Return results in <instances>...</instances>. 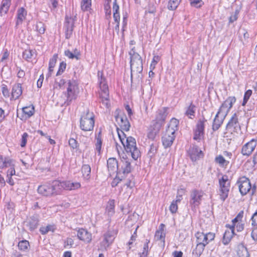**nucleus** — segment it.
I'll list each match as a JSON object with an SVG mask.
<instances>
[{
	"instance_id": "nucleus-2",
	"label": "nucleus",
	"mask_w": 257,
	"mask_h": 257,
	"mask_svg": "<svg viewBox=\"0 0 257 257\" xmlns=\"http://www.w3.org/2000/svg\"><path fill=\"white\" fill-rule=\"evenodd\" d=\"M94 116L93 113L87 110L82 114L80 119V128L84 132L91 131L94 125Z\"/></svg>"
},
{
	"instance_id": "nucleus-57",
	"label": "nucleus",
	"mask_w": 257,
	"mask_h": 257,
	"mask_svg": "<svg viewBox=\"0 0 257 257\" xmlns=\"http://www.w3.org/2000/svg\"><path fill=\"white\" fill-rule=\"evenodd\" d=\"M69 145L73 149H76L78 147V144L77 141L73 138H70L69 140Z\"/></svg>"
},
{
	"instance_id": "nucleus-7",
	"label": "nucleus",
	"mask_w": 257,
	"mask_h": 257,
	"mask_svg": "<svg viewBox=\"0 0 257 257\" xmlns=\"http://www.w3.org/2000/svg\"><path fill=\"white\" fill-rule=\"evenodd\" d=\"M119 109H117L115 110L114 112L115 120L119 125L121 129L126 132H128L130 130L131 124L125 114L123 113L122 115H119Z\"/></svg>"
},
{
	"instance_id": "nucleus-4",
	"label": "nucleus",
	"mask_w": 257,
	"mask_h": 257,
	"mask_svg": "<svg viewBox=\"0 0 257 257\" xmlns=\"http://www.w3.org/2000/svg\"><path fill=\"white\" fill-rule=\"evenodd\" d=\"M67 84V100L66 103H67V105H69L73 100L76 99L79 92V88L78 84L75 80H69Z\"/></svg>"
},
{
	"instance_id": "nucleus-42",
	"label": "nucleus",
	"mask_w": 257,
	"mask_h": 257,
	"mask_svg": "<svg viewBox=\"0 0 257 257\" xmlns=\"http://www.w3.org/2000/svg\"><path fill=\"white\" fill-rule=\"evenodd\" d=\"M23 113L27 115L28 117H30L34 113V107L33 106H26L23 108Z\"/></svg>"
},
{
	"instance_id": "nucleus-41",
	"label": "nucleus",
	"mask_w": 257,
	"mask_h": 257,
	"mask_svg": "<svg viewBox=\"0 0 257 257\" xmlns=\"http://www.w3.org/2000/svg\"><path fill=\"white\" fill-rule=\"evenodd\" d=\"M181 1V0H170L168 5V9L172 11L176 10Z\"/></svg>"
},
{
	"instance_id": "nucleus-26",
	"label": "nucleus",
	"mask_w": 257,
	"mask_h": 257,
	"mask_svg": "<svg viewBox=\"0 0 257 257\" xmlns=\"http://www.w3.org/2000/svg\"><path fill=\"white\" fill-rule=\"evenodd\" d=\"M161 127L158 124H153L150 127L149 132L148 133V137L149 139L154 140L156 136L159 133Z\"/></svg>"
},
{
	"instance_id": "nucleus-24",
	"label": "nucleus",
	"mask_w": 257,
	"mask_h": 257,
	"mask_svg": "<svg viewBox=\"0 0 257 257\" xmlns=\"http://www.w3.org/2000/svg\"><path fill=\"white\" fill-rule=\"evenodd\" d=\"M37 191L39 194L45 196L53 195V192L51 190L50 184L48 185L45 184L39 186Z\"/></svg>"
},
{
	"instance_id": "nucleus-29",
	"label": "nucleus",
	"mask_w": 257,
	"mask_h": 257,
	"mask_svg": "<svg viewBox=\"0 0 257 257\" xmlns=\"http://www.w3.org/2000/svg\"><path fill=\"white\" fill-rule=\"evenodd\" d=\"M27 16V11L25 9L22 7L18 9L17 11V21L16 25H18L20 23H22L26 19Z\"/></svg>"
},
{
	"instance_id": "nucleus-6",
	"label": "nucleus",
	"mask_w": 257,
	"mask_h": 257,
	"mask_svg": "<svg viewBox=\"0 0 257 257\" xmlns=\"http://www.w3.org/2000/svg\"><path fill=\"white\" fill-rule=\"evenodd\" d=\"M207 121L205 118L203 116L202 118L199 119L193 130V139L198 142H200L202 138H203L205 133V122Z\"/></svg>"
},
{
	"instance_id": "nucleus-44",
	"label": "nucleus",
	"mask_w": 257,
	"mask_h": 257,
	"mask_svg": "<svg viewBox=\"0 0 257 257\" xmlns=\"http://www.w3.org/2000/svg\"><path fill=\"white\" fill-rule=\"evenodd\" d=\"M34 51L31 49H26L23 53V58L29 61L33 55Z\"/></svg>"
},
{
	"instance_id": "nucleus-38",
	"label": "nucleus",
	"mask_w": 257,
	"mask_h": 257,
	"mask_svg": "<svg viewBox=\"0 0 257 257\" xmlns=\"http://www.w3.org/2000/svg\"><path fill=\"white\" fill-rule=\"evenodd\" d=\"M64 54L70 59L75 58L77 60L79 59L80 55V52L76 49L74 50V53H72L69 50H66L64 52Z\"/></svg>"
},
{
	"instance_id": "nucleus-51",
	"label": "nucleus",
	"mask_w": 257,
	"mask_h": 257,
	"mask_svg": "<svg viewBox=\"0 0 257 257\" xmlns=\"http://www.w3.org/2000/svg\"><path fill=\"white\" fill-rule=\"evenodd\" d=\"M191 6L196 8H200L203 5V2L202 0H189Z\"/></svg>"
},
{
	"instance_id": "nucleus-27",
	"label": "nucleus",
	"mask_w": 257,
	"mask_h": 257,
	"mask_svg": "<svg viewBox=\"0 0 257 257\" xmlns=\"http://www.w3.org/2000/svg\"><path fill=\"white\" fill-rule=\"evenodd\" d=\"M82 177L85 181H89L90 179L91 167L89 165L83 164L81 168Z\"/></svg>"
},
{
	"instance_id": "nucleus-50",
	"label": "nucleus",
	"mask_w": 257,
	"mask_h": 257,
	"mask_svg": "<svg viewBox=\"0 0 257 257\" xmlns=\"http://www.w3.org/2000/svg\"><path fill=\"white\" fill-rule=\"evenodd\" d=\"M251 94L252 90L250 89H248L245 92L242 105L244 106L246 104Z\"/></svg>"
},
{
	"instance_id": "nucleus-10",
	"label": "nucleus",
	"mask_w": 257,
	"mask_h": 257,
	"mask_svg": "<svg viewBox=\"0 0 257 257\" xmlns=\"http://www.w3.org/2000/svg\"><path fill=\"white\" fill-rule=\"evenodd\" d=\"M226 130L232 133L233 132L238 133L240 131V126L238 122V116L234 113L226 126Z\"/></svg>"
},
{
	"instance_id": "nucleus-25",
	"label": "nucleus",
	"mask_w": 257,
	"mask_h": 257,
	"mask_svg": "<svg viewBox=\"0 0 257 257\" xmlns=\"http://www.w3.org/2000/svg\"><path fill=\"white\" fill-rule=\"evenodd\" d=\"M39 218L37 215H34L28 219L27 225L31 231L34 230L39 224Z\"/></svg>"
},
{
	"instance_id": "nucleus-43",
	"label": "nucleus",
	"mask_w": 257,
	"mask_h": 257,
	"mask_svg": "<svg viewBox=\"0 0 257 257\" xmlns=\"http://www.w3.org/2000/svg\"><path fill=\"white\" fill-rule=\"evenodd\" d=\"M158 150V146L156 144H152L150 146V149L148 153V156L151 159L154 157L157 153Z\"/></svg>"
},
{
	"instance_id": "nucleus-9",
	"label": "nucleus",
	"mask_w": 257,
	"mask_h": 257,
	"mask_svg": "<svg viewBox=\"0 0 257 257\" xmlns=\"http://www.w3.org/2000/svg\"><path fill=\"white\" fill-rule=\"evenodd\" d=\"M237 183L239 190L242 196L246 195L251 189V184L248 178L245 176L240 177Z\"/></svg>"
},
{
	"instance_id": "nucleus-13",
	"label": "nucleus",
	"mask_w": 257,
	"mask_h": 257,
	"mask_svg": "<svg viewBox=\"0 0 257 257\" xmlns=\"http://www.w3.org/2000/svg\"><path fill=\"white\" fill-rule=\"evenodd\" d=\"M236 101V98L234 96L228 97L222 104L219 110L220 112H223V114L227 115L233 104Z\"/></svg>"
},
{
	"instance_id": "nucleus-11",
	"label": "nucleus",
	"mask_w": 257,
	"mask_h": 257,
	"mask_svg": "<svg viewBox=\"0 0 257 257\" xmlns=\"http://www.w3.org/2000/svg\"><path fill=\"white\" fill-rule=\"evenodd\" d=\"M168 107H163L158 109L156 112V118L154 120L153 124H158L160 127H162L168 114Z\"/></svg>"
},
{
	"instance_id": "nucleus-21",
	"label": "nucleus",
	"mask_w": 257,
	"mask_h": 257,
	"mask_svg": "<svg viewBox=\"0 0 257 257\" xmlns=\"http://www.w3.org/2000/svg\"><path fill=\"white\" fill-rule=\"evenodd\" d=\"M175 138V134H169L167 131L162 138V144L165 148L170 147Z\"/></svg>"
},
{
	"instance_id": "nucleus-59",
	"label": "nucleus",
	"mask_w": 257,
	"mask_h": 257,
	"mask_svg": "<svg viewBox=\"0 0 257 257\" xmlns=\"http://www.w3.org/2000/svg\"><path fill=\"white\" fill-rule=\"evenodd\" d=\"M239 11L238 10H236L234 13V14L232 15L229 19V23H232L234 21H236L237 19V16L238 15Z\"/></svg>"
},
{
	"instance_id": "nucleus-54",
	"label": "nucleus",
	"mask_w": 257,
	"mask_h": 257,
	"mask_svg": "<svg viewBox=\"0 0 257 257\" xmlns=\"http://www.w3.org/2000/svg\"><path fill=\"white\" fill-rule=\"evenodd\" d=\"M239 257H250V254L246 247L243 248L238 252Z\"/></svg>"
},
{
	"instance_id": "nucleus-20",
	"label": "nucleus",
	"mask_w": 257,
	"mask_h": 257,
	"mask_svg": "<svg viewBox=\"0 0 257 257\" xmlns=\"http://www.w3.org/2000/svg\"><path fill=\"white\" fill-rule=\"evenodd\" d=\"M78 238L84 242L89 243L92 239L91 234L85 229L80 228L77 231Z\"/></svg>"
},
{
	"instance_id": "nucleus-36",
	"label": "nucleus",
	"mask_w": 257,
	"mask_h": 257,
	"mask_svg": "<svg viewBox=\"0 0 257 257\" xmlns=\"http://www.w3.org/2000/svg\"><path fill=\"white\" fill-rule=\"evenodd\" d=\"M196 110V106L191 102L190 105L187 108L185 112V114L189 117V118L192 119V116H195V113Z\"/></svg>"
},
{
	"instance_id": "nucleus-18",
	"label": "nucleus",
	"mask_w": 257,
	"mask_h": 257,
	"mask_svg": "<svg viewBox=\"0 0 257 257\" xmlns=\"http://www.w3.org/2000/svg\"><path fill=\"white\" fill-rule=\"evenodd\" d=\"M50 185L53 192V195L59 194L62 189H64V181L60 182L58 180H54L51 184H50Z\"/></svg>"
},
{
	"instance_id": "nucleus-58",
	"label": "nucleus",
	"mask_w": 257,
	"mask_h": 257,
	"mask_svg": "<svg viewBox=\"0 0 257 257\" xmlns=\"http://www.w3.org/2000/svg\"><path fill=\"white\" fill-rule=\"evenodd\" d=\"M28 137V134L27 133H24L23 134L20 145L22 147H24L26 146Z\"/></svg>"
},
{
	"instance_id": "nucleus-16",
	"label": "nucleus",
	"mask_w": 257,
	"mask_h": 257,
	"mask_svg": "<svg viewBox=\"0 0 257 257\" xmlns=\"http://www.w3.org/2000/svg\"><path fill=\"white\" fill-rule=\"evenodd\" d=\"M118 166V170L117 171V175H119L121 174H128L131 172L132 167L131 163L126 159H124L121 160L120 164Z\"/></svg>"
},
{
	"instance_id": "nucleus-30",
	"label": "nucleus",
	"mask_w": 257,
	"mask_h": 257,
	"mask_svg": "<svg viewBox=\"0 0 257 257\" xmlns=\"http://www.w3.org/2000/svg\"><path fill=\"white\" fill-rule=\"evenodd\" d=\"M81 185L79 182H72L71 181H64V189L72 190L78 189Z\"/></svg>"
},
{
	"instance_id": "nucleus-8",
	"label": "nucleus",
	"mask_w": 257,
	"mask_h": 257,
	"mask_svg": "<svg viewBox=\"0 0 257 257\" xmlns=\"http://www.w3.org/2000/svg\"><path fill=\"white\" fill-rule=\"evenodd\" d=\"M203 196V192L202 191L194 189L192 191L190 194V199L189 203L191 208H196L199 206Z\"/></svg>"
},
{
	"instance_id": "nucleus-40",
	"label": "nucleus",
	"mask_w": 257,
	"mask_h": 257,
	"mask_svg": "<svg viewBox=\"0 0 257 257\" xmlns=\"http://www.w3.org/2000/svg\"><path fill=\"white\" fill-rule=\"evenodd\" d=\"M56 228L54 225L49 224L46 226H42L40 228V232L42 234H46L49 231L54 232Z\"/></svg>"
},
{
	"instance_id": "nucleus-28",
	"label": "nucleus",
	"mask_w": 257,
	"mask_h": 257,
	"mask_svg": "<svg viewBox=\"0 0 257 257\" xmlns=\"http://www.w3.org/2000/svg\"><path fill=\"white\" fill-rule=\"evenodd\" d=\"M13 162L14 161L12 159L8 157H5L4 158L3 156L0 155V164H2V165L0 166L1 169H4L9 167H12L13 165L14 164L13 163Z\"/></svg>"
},
{
	"instance_id": "nucleus-37",
	"label": "nucleus",
	"mask_w": 257,
	"mask_h": 257,
	"mask_svg": "<svg viewBox=\"0 0 257 257\" xmlns=\"http://www.w3.org/2000/svg\"><path fill=\"white\" fill-rule=\"evenodd\" d=\"M114 236L110 232H107L104 235V240L102 241L104 245L108 247L113 241Z\"/></svg>"
},
{
	"instance_id": "nucleus-62",
	"label": "nucleus",
	"mask_w": 257,
	"mask_h": 257,
	"mask_svg": "<svg viewBox=\"0 0 257 257\" xmlns=\"http://www.w3.org/2000/svg\"><path fill=\"white\" fill-rule=\"evenodd\" d=\"M122 180V178H120L119 175L116 174L115 178L113 179L111 183V186L113 187H115L117 185L120 181Z\"/></svg>"
},
{
	"instance_id": "nucleus-19",
	"label": "nucleus",
	"mask_w": 257,
	"mask_h": 257,
	"mask_svg": "<svg viewBox=\"0 0 257 257\" xmlns=\"http://www.w3.org/2000/svg\"><path fill=\"white\" fill-rule=\"evenodd\" d=\"M107 166L110 174H114L117 173L118 170V163L114 158H110L107 161Z\"/></svg>"
},
{
	"instance_id": "nucleus-31",
	"label": "nucleus",
	"mask_w": 257,
	"mask_h": 257,
	"mask_svg": "<svg viewBox=\"0 0 257 257\" xmlns=\"http://www.w3.org/2000/svg\"><path fill=\"white\" fill-rule=\"evenodd\" d=\"M11 5V0H3L1 5L0 15L6 14L9 11V8Z\"/></svg>"
},
{
	"instance_id": "nucleus-64",
	"label": "nucleus",
	"mask_w": 257,
	"mask_h": 257,
	"mask_svg": "<svg viewBox=\"0 0 257 257\" xmlns=\"http://www.w3.org/2000/svg\"><path fill=\"white\" fill-rule=\"evenodd\" d=\"M251 236L252 239L257 242V227L255 228L251 233Z\"/></svg>"
},
{
	"instance_id": "nucleus-49",
	"label": "nucleus",
	"mask_w": 257,
	"mask_h": 257,
	"mask_svg": "<svg viewBox=\"0 0 257 257\" xmlns=\"http://www.w3.org/2000/svg\"><path fill=\"white\" fill-rule=\"evenodd\" d=\"M36 29L37 31L39 34H44L45 31V27L44 24L41 22H38L36 25Z\"/></svg>"
},
{
	"instance_id": "nucleus-52",
	"label": "nucleus",
	"mask_w": 257,
	"mask_h": 257,
	"mask_svg": "<svg viewBox=\"0 0 257 257\" xmlns=\"http://www.w3.org/2000/svg\"><path fill=\"white\" fill-rule=\"evenodd\" d=\"M66 67V63L64 61L60 63L59 67L58 70L56 73V76L61 75L65 71Z\"/></svg>"
},
{
	"instance_id": "nucleus-48",
	"label": "nucleus",
	"mask_w": 257,
	"mask_h": 257,
	"mask_svg": "<svg viewBox=\"0 0 257 257\" xmlns=\"http://www.w3.org/2000/svg\"><path fill=\"white\" fill-rule=\"evenodd\" d=\"M155 237L157 240H161L165 242V233L161 230L156 231Z\"/></svg>"
},
{
	"instance_id": "nucleus-14",
	"label": "nucleus",
	"mask_w": 257,
	"mask_h": 257,
	"mask_svg": "<svg viewBox=\"0 0 257 257\" xmlns=\"http://www.w3.org/2000/svg\"><path fill=\"white\" fill-rule=\"evenodd\" d=\"M74 25V20L71 17H65L64 28L65 29V37L69 39L72 35Z\"/></svg>"
},
{
	"instance_id": "nucleus-53",
	"label": "nucleus",
	"mask_w": 257,
	"mask_h": 257,
	"mask_svg": "<svg viewBox=\"0 0 257 257\" xmlns=\"http://www.w3.org/2000/svg\"><path fill=\"white\" fill-rule=\"evenodd\" d=\"M203 236H204V233H203V232H197L195 234V237L196 238V242L197 243L204 244V243H203V242H204Z\"/></svg>"
},
{
	"instance_id": "nucleus-5",
	"label": "nucleus",
	"mask_w": 257,
	"mask_h": 257,
	"mask_svg": "<svg viewBox=\"0 0 257 257\" xmlns=\"http://www.w3.org/2000/svg\"><path fill=\"white\" fill-rule=\"evenodd\" d=\"M220 186V198L222 201H224L228 197L230 182L226 175H223L219 180Z\"/></svg>"
},
{
	"instance_id": "nucleus-45",
	"label": "nucleus",
	"mask_w": 257,
	"mask_h": 257,
	"mask_svg": "<svg viewBox=\"0 0 257 257\" xmlns=\"http://www.w3.org/2000/svg\"><path fill=\"white\" fill-rule=\"evenodd\" d=\"M181 199L180 198L174 200L172 201V203L171 204L169 209L171 213H175L177 210H178V205H177V202H180Z\"/></svg>"
},
{
	"instance_id": "nucleus-17",
	"label": "nucleus",
	"mask_w": 257,
	"mask_h": 257,
	"mask_svg": "<svg viewBox=\"0 0 257 257\" xmlns=\"http://www.w3.org/2000/svg\"><path fill=\"white\" fill-rule=\"evenodd\" d=\"M226 116V115L223 114V112H220V110H218L213 122L212 130L214 131H216L219 129L222 124Z\"/></svg>"
},
{
	"instance_id": "nucleus-39",
	"label": "nucleus",
	"mask_w": 257,
	"mask_h": 257,
	"mask_svg": "<svg viewBox=\"0 0 257 257\" xmlns=\"http://www.w3.org/2000/svg\"><path fill=\"white\" fill-rule=\"evenodd\" d=\"M114 200H111L108 202L106 210L108 215L111 216L114 213Z\"/></svg>"
},
{
	"instance_id": "nucleus-3",
	"label": "nucleus",
	"mask_w": 257,
	"mask_h": 257,
	"mask_svg": "<svg viewBox=\"0 0 257 257\" xmlns=\"http://www.w3.org/2000/svg\"><path fill=\"white\" fill-rule=\"evenodd\" d=\"M123 146L126 152L127 153H130L135 160H137L141 156V152L137 147L136 139L134 138L127 137Z\"/></svg>"
},
{
	"instance_id": "nucleus-32",
	"label": "nucleus",
	"mask_w": 257,
	"mask_h": 257,
	"mask_svg": "<svg viewBox=\"0 0 257 257\" xmlns=\"http://www.w3.org/2000/svg\"><path fill=\"white\" fill-rule=\"evenodd\" d=\"M234 234V229H232L231 231L226 230L225 231L222 238V243L224 245H227L230 241L233 235Z\"/></svg>"
},
{
	"instance_id": "nucleus-34",
	"label": "nucleus",
	"mask_w": 257,
	"mask_h": 257,
	"mask_svg": "<svg viewBox=\"0 0 257 257\" xmlns=\"http://www.w3.org/2000/svg\"><path fill=\"white\" fill-rule=\"evenodd\" d=\"M215 162L220 167L226 168L229 163V161L226 160L222 155H218L215 158Z\"/></svg>"
},
{
	"instance_id": "nucleus-35",
	"label": "nucleus",
	"mask_w": 257,
	"mask_h": 257,
	"mask_svg": "<svg viewBox=\"0 0 257 257\" xmlns=\"http://www.w3.org/2000/svg\"><path fill=\"white\" fill-rule=\"evenodd\" d=\"M101 92L100 93L101 100L102 99H108L109 98L108 87L102 83V82H101Z\"/></svg>"
},
{
	"instance_id": "nucleus-12",
	"label": "nucleus",
	"mask_w": 257,
	"mask_h": 257,
	"mask_svg": "<svg viewBox=\"0 0 257 257\" xmlns=\"http://www.w3.org/2000/svg\"><path fill=\"white\" fill-rule=\"evenodd\" d=\"M188 153L193 162H195L204 156L202 151L199 150L198 147L195 144H192L189 149Z\"/></svg>"
},
{
	"instance_id": "nucleus-22",
	"label": "nucleus",
	"mask_w": 257,
	"mask_h": 257,
	"mask_svg": "<svg viewBox=\"0 0 257 257\" xmlns=\"http://www.w3.org/2000/svg\"><path fill=\"white\" fill-rule=\"evenodd\" d=\"M22 84L20 83L15 84L12 87L11 100L18 99L22 94Z\"/></svg>"
},
{
	"instance_id": "nucleus-63",
	"label": "nucleus",
	"mask_w": 257,
	"mask_h": 257,
	"mask_svg": "<svg viewBox=\"0 0 257 257\" xmlns=\"http://www.w3.org/2000/svg\"><path fill=\"white\" fill-rule=\"evenodd\" d=\"M251 220L252 226H254L257 225V211L252 215Z\"/></svg>"
},
{
	"instance_id": "nucleus-55",
	"label": "nucleus",
	"mask_w": 257,
	"mask_h": 257,
	"mask_svg": "<svg viewBox=\"0 0 257 257\" xmlns=\"http://www.w3.org/2000/svg\"><path fill=\"white\" fill-rule=\"evenodd\" d=\"M58 58V55L54 54L52 58L50 59L49 61V66H50V68H54L56 65L57 60Z\"/></svg>"
},
{
	"instance_id": "nucleus-15",
	"label": "nucleus",
	"mask_w": 257,
	"mask_h": 257,
	"mask_svg": "<svg viewBox=\"0 0 257 257\" xmlns=\"http://www.w3.org/2000/svg\"><path fill=\"white\" fill-rule=\"evenodd\" d=\"M256 146V141L254 139H252L242 146L241 154L243 156H250L254 150Z\"/></svg>"
},
{
	"instance_id": "nucleus-47",
	"label": "nucleus",
	"mask_w": 257,
	"mask_h": 257,
	"mask_svg": "<svg viewBox=\"0 0 257 257\" xmlns=\"http://www.w3.org/2000/svg\"><path fill=\"white\" fill-rule=\"evenodd\" d=\"M29 246V242L28 241L24 240L20 241L18 243V247L19 249L22 251H26L28 249Z\"/></svg>"
},
{
	"instance_id": "nucleus-23",
	"label": "nucleus",
	"mask_w": 257,
	"mask_h": 257,
	"mask_svg": "<svg viewBox=\"0 0 257 257\" xmlns=\"http://www.w3.org/2000/svg\"><path fill=\"white\" fill-rule=\"evenodd\" d=\"M179 123V120L176 118H172L166 131L169 134H175V132L178 129Z\"/></svg>"
},
{
	"instance_id": "nucleus-61",
	"label": "nucleus",
	"mask_w": 257,
	"mask_h": 257,
	"mask_svg": "<svg viewBox=\"0 0 257 257\" xmlns=\"http://www.w3.org/2000/svg\"><path fill=\"white\" fill-rule=\"evenodd\" d=\"M10 168L8 170L7 172V176H13L16 175V171L15 169V165L13 164L12 167H10Z\"/></svg>"
},
{
	"instance_id": "nucleus-33",
	"label": "nucleus",
	"mask_w": 257,
	"mask_h": 257,
	"mask_svg": "<svg viewBox=\"0 0 257 257\" xmlns=\"http://www.w3.org/2000/svg\"><path fill=\"white\" fill-rule=\"evenodd\" d=\"M206 245L204 244L197 243L196 248L193 249L192 254L194 257H199L201 255L204 250Z\"/></svg>"
},
{
	"instance_id": "nucleus-46",
	"label": "nucleus",
	"mask_w": 257,
	"mask_h": 257,
	"mask_svg": "<svg viewBox=\"0 0 257 257\" xmlns=\"http://www.w3.org/2000/svg\"><path fill=\"white\" fill-rule=\"evenodd\" d=\"M116 130L118 138L121 144L124 145V143L125 142V140L127 137H126V135L124 133L123 130L122 129L120 130L118 127H117Z\"/></svg>"
},
{
	"instance_id": "nucleus-60",
	"label": "nucleus",
	"mask_w": 257,
	"mask_h": 257,
	"mask_svg": "<svg viewBox=\"0 0 257 257\" xmlns=\"http://www.w3.org/2000/svg\"><path fill=\"white\" fill-rule=\"evenodd\" d=\"M98 80H99V86H100V88H101V82H102V83L105 84V86H107L105 82V79L104 77L102 76V73L100 72V71L98 72Z\"/></svg>"
},
{
	"instance_id": "nucleus-56",
	"label": "nucleus",
	"mask_w": 257,
	"mask_h": 257,
	"mask_svg": "<svg viewBox=\"0 0 257 257\" xmlns=\"http://www.w3.org/2000/svg\"><path fill=\"white\" fill-rule=\"evenodd\" d=\"M2 91L3 95H4V97L7 98L10 96L9 90L8 88V87L6 85L3 84L2 85Z\"/></svg>"
},
{
	"instance_id": "nucleus-1",
	"label": "nucleus",
	"mask_w": 257,
	"mask_h": 257,
	"mask_svg": "<svg viewBox=\"0 0 257 257\" xmlns=\"http://www.w3.org/2000/svg\"><path fill=\"white\" fill-rule=\"evenodd\" d=\"M129 54L131 56V79L132 80L134 74H138L142 73L143 69V60L140 55L134 51L133 53L130 52Z\"/></svg>"
}]
</instances>
